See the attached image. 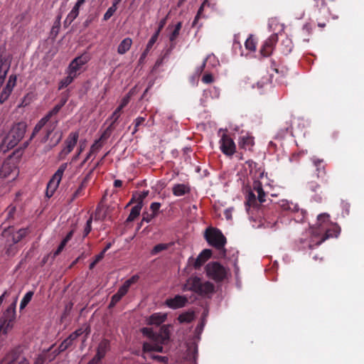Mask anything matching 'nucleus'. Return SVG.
<instances>
[{
  "mask_svg": "<svg viewBox=\"0 0 364 364\" xmlns=\"http://www.w3.org/2000/svg\"><path fill=\"white\" fill-rule=\"evenodd\" d=\"M265 196L261 182L255 181L246 196V210L249 214H255V216L259 219H263L269 223H272H272L275 224L276 221L271 218L274 213L273 208H266L262 204L266 201Z\"/></svg>",
  "mask_w": 364,
  "mask_h": 364,
  "instance_id": "obj_1",
  "label": "nucleus"
},
{
  "mask_svg": "<svg viewBox=\"0 0 364 364\" xmlns=\"http://www.w3.org/2000/svg\"><path fill=\"white\" fill-rule=\"evenodd\" d=\"M314 228V234L321 237L316 245H321L328 238L337 237L341 232V228L330 220V215L328 213H321L317 216Z\"/></svg>",
  "mask_w": 364,
  "mask_h": 364,
  "instance_id": "obj_2",
  "label": "nucleus"
},
{
  "mask_svg": "<svg viewBox=\"0 0 364 364\" xmlns=\"http://www.w3.org/2000/svg\"><path fill=\"white\" fill-rule=\"evenodd\" d=\"M27 124L25 122L14 123L0 144V153L6 154L14 148L23 138Z\"/></svg>",
  "mask_w": 364,
  "mask_h": 364,
  "instance_id": "obj_3",
  "label": "nucleus"
},
{
  "mask_svg": "<svg viewBox=\"0 0 364 364\" xmlns=\"http://www.w3.org/2000/svg\"><path fill=\"white\" fill-rule=\"evenodd\" d=\"M182 291H191L200 296H206L214 292L215 286L210 282H202L198 277H191L183 284Z\"/></svg>",
  "mask_w": 364,
  "mask_h": 364,
  "instance_id": "obj_4",
  "label": "nucleus"
},
{
  "mask_svg": "<svg viewBox=\"0 0 364 364\" xmlns=\"http://www.w3.org/2000/svg\"><path fill=\"white\" fill-rule=\"evenodd\" d=\"M16 300L4 312L0 321V336H6L14 327L16 320Z\"/></svg>",
  "mask_w": 364,
  "mask_h": 364,
  "instance_id": "obj_5",
  "label": "nucleus"
},
{
  "mask_svg": "<svg viewBox=\"0 0 364 364\" xmlns=\"http://www.w3.org/2000/svg\"><path fill=\"white\" fill-rule=\"evenodd\" d=\"M204 237L208 243L217 250H222L226 244V238L223 232L216 228L209 227L204 233Z\"/></svg>",
  "mask_w": 364,
  "mask_h": 364,
  "instance_id": "obj_6",
  "label": "nucleus"
},
{
  "mask_svg": "<svg viewBox=\"0 0 364 364\" xmlns=\"http://www.w3.org/2000/svg\"><path fill=\"white\" fill-rule=\"evenodd\" d=\"M257 48V47H236L235 53H240L246 58H262L269 56L272 53L273 47H259V50Z\"/></svg>",
  "mask_w": 364,
  "mask_h": 364,
  "instance_id": "obj_7",
  "label": "nucleus"
},
{
  "mask_svg": "<svg viewBox=\"0 0 364 364\" xmlns=\"http://www.w3.org/2000/svg\"><path fill=\"white\" fill-rule=\"evenodd\" d=\"M205 272L208 278L216 282L223 281L228 274L226 268L218 262H209L205 266Z\"/></svg>",
  "mask_w": 364,
  "mask_h": 364,
  "instance_id": "obj_8",
  "label": "nucleus"
},
{
  "mask_svg": "<svg viewBox=\"0 0 364 364\" xmlns=\"http://www.w3.org/2000/svg\"><path fill=\"white\" fill-rule=\"evenodd\" d=\"M245 90L250 91L257 89L259 95L264 94L270 87L269 78H263L261 81H255L251 77H246L241 82Z\"/></svg>",
  "mask_w": 364,
  "mask_h": 364,
  "instance_id": "obj_9",
  "label": "nucleus"
},
{
  "mask_svg": "<svg viewBox=\"0 0 364 364\" xmlns=\"http://www.w3.org/2000/svg\"><path fill=\"white\" fill-rule=\"evenodd\" d=\"M0 364H29V361L23 356L21 347L18 346L8 352Z\"/></svg>",
  "mask_w": 364,
  "mask_h": 364,
  "instance_id": "obj_10",
  "label": "nucleus"
},
{
  "mask_svg": "<svg viewBox=\"0 0 364 364\" xmlns=\"http://www.w3.org/2000/svg\"><path fill=\"white\" fill-rule=\"evenodd\" d=\"M220 151L228 156H232L236 152V145L233 139L224 133L219 141Z\"/></svg>",
  "mask_w": 364,
  "mask_h": 364,
  "instance_id": "obj_11",
  "label": "nucleus"
},
{
  "mask_svg": "<svg viewBox=\"0 0 364 364\" xmlns=\"http://www.w3.org/2000/svg\"><path fill=\"white\" fill-rule=\"evenodd\" d=\"M311 161L315 167V174L312 176V178H316L323 183H327L328 180L324 178L326 171L323 160L314 157L311 159Z\"/></svg>",
  "mask_w": 364,
  "mask_h": 364,
  "instance_id": "obj_12",
  "label": "nucleus"
},
{
  "mask_svg": "<svg viewBox=\"0 0 364 364\" xmlns=\"http://www.w3.org/2000/svg\"><path fill=\"white\" fill-rule=\"evenodd\" d=\"M188 299L186 296L177 294L173 298H168L165 301V304L170 309H177L186 306Z\"/></svg>",
  "mask_w": 364,
  "mask_h": 364,
  "instance_id": "obj_13",
  "label": "nucleus"
},
{
  "mask_svg": "<svg viewBox=\"0 0 364 364\" xmlns=\"http://www.w3.org/2000/svg\"><path fill=\"white\" fill-rule=\"evenodd\" d=\"M68 163H63L58 167V170L55 171V173L53 174V176L49 181L50 187H52L53 188H57L58 187L63 178V173L68 168Z\"/></svg>",
  "mask_w": 364,
  "mask_h": 364,
  "instance_id": "obj_14",
  "label": "nucleus"
},
{
  "mask_svg": "<svg viewBox=\"0 0 364 364\" xmlns=\"http://www.w3.org/2000/svg\"><path fill=\"white\" fill-rule=\"evenodd\" d=\"M306 188L311 191L314 195L313 197L316 202H321L322 193L321 185L314 179L309 181L306 183Z\"/></svg>",
  "mask_w": 364,
  "mask_h": 364,
  "instance_id": "obj_15",
  "label": "nucleus"
},
{
  "mask_svg": "<svg viewBox=\"0 0 364 364\" xmlns=\"http://www.w3.org/2000/svg\"><path fill=\"white\" fill-rule=\"evenodd\" d=\"M212 255V251L208 249L203 250L197 257L196 259L190 258L189 263H191V259L193 261V267L196 269H199Z\"/></svg>",
  "mask_w": 364,
  "mask_h": 364,
  "instance_id": "obj_16",
  "label": "nucleus"
},
{
  "mask_svg": "<svg viewBox=\"0 0 364 364\" xmlns=\"http://www.w3.org/2000/svg\"><path fill=\"white\" fill-rule=\"evenodd\" d=\"M254 144V137L250 136L248 133L241 135L239 138L238 146L240 149L250 150Z\"/></svg>",
  "mask_w": 364,
  "mask_h": 364,
  "instance_id": "obj_17",
  "label": "nucleus"
},
{
  "mask_svg": "<svg viewBox=\"0 0 364 364\" xmlns=\"http://www.w3.org/2000/svg\"><path fill=\"white\" fill-rule=\"evenodd\" d=\"M181 27V22H178L174 25H169L167 27V36L171 42H173L178 37Z\"/></svg>",
  "mask_w": 364,
  "mask_h": 364,
  "instance_id": "obj_18",
  "label": "nucleus"
},
{
  "mask_svg": "<svg viewBox=\"0 0 364 364\" xmlns=\"http://www.w3.org/2000/svg\"><path fill=\"white\" fill-rule=\"evenodd\" d=\"M190 192L191 187L188 184L176 183L172 187V193L176 197L185 196Z\"/></svg>",
  "mask_w": 364,
  "mask_h": 364,
  "instance_id": "obj_19",
  "label": "nucleus"
},
{
  "mask_svg": "<svg viewBox=\"0 0 364 364\" xmlns=\"http://www.w3.org/2000/svg\"><path fill=\"white\" fill-rule=\"evenodd\" d=\"M287 211H289L295 215V220L301 222L304 220L306 211L300 209L298 204L290 202L289 208H288Z\"/></svg>",
  "mask_w": 364,
  "mask_h": 364,
  "instance_id": "obj_20",
  "label": "nucleus"
},
{
  "mask_svg": "<svg viewBox=\"0 0 364 364\" xmlns=\"http://www.w3.org/2000/svg\"><path fill=\"white\" fill-rule=\"evenodd\" d=\"M85 0H77L72 10L68 14L65 22L71 23L79 15L80 8L85 3Z\"/></svg>",
  "mask_w": 364,
  "mask_h": 364,
  "instance_id": "obj_21",
  "label": "nucleus"
},
{
  "mask_svg": "<svg viewBox=\"0 0 364 364\" xmlns=\"http://www.w3.org/2000/svg\"><path fill=\"white\" fill-rule=\"evenodd\" d=\"M170 326L169 325L161 326L159 333H157V341H160L161 343H166L169 341Z\"/></svg>",
  "mask_w": 364,
  "mask_h": 364,
  "instance_id": "obj_22",
  "label": "nucleus"
},
{
  "mask_svg": "<svg viewBox=\"0 0 364 364\" xmlns=\"http://www.w3.org/2000/svg\"><path fill=\"white\" fill-rule=\"evenodd\" d=\"M139 279V276L138 274L133 275L131 278L126 280L122 287L118 289V292L120 293L121 295H126L129 291L131 285L136 283Z\"/></svg>",
  "mask_w": 364,
  "mask_h": 364,
  "instance_id": "obj_23",
  "label": "nucleus"
},
{
  "mask_svg": "<svg viewBox=\"0 0 364 364\" xmlns=\"http://www.w3.org/2000/svg\"><path fill=\"white\" fill-rule=\"evenodd\" d=\"M161 343L160 341H153V343H144L143 344V351L144 353H149V352H163V346Z\"/></svg>",
  "mask_w": 364,
  "mask_h": 364,
  "instance_id": "obj_24",
  "label": "nucleus"
},
{
  "mask_svg": "<svg viewBox=\"0 0 364 364\" xmlns=\"http://www.w3.org/2000/svg\"><path fill=\"white\" fill-rule=\"evenodd\" d=\"M269 28L274 35L282 34L284 31V25L281 23L277 18H271L269 21Z\"/></svg>",
  "mask_w": 364,
  "mask_h": 364,
  "instance_id": "obj_25",
  "label": "nucleus"
},
{
  "mask_svg": "<svg viewBox=\"0 0 364 364\" xmlns=\"http://www.w3.org/2000/svg\"><path fill=\"white\" fill-rule=\"evenodd\" d=\"M53 118L51 115L47 113L42 119H41L36 124L33 133L31 136L30 140L33 139L36 136L37 133L40 132V130Z\"/></svg>",
  "mask_w": 364,
  "mask_h": 364,
  "instance_id": "obj_26",
  "label": "nucleus"
},
{
  "mask_svg": "<svg viewBox=\"0 0 364 364\" xmlns=\"http://www.w3.org/2000/svg\"><path fill=\"white\" fill-rule=\"evenodd\" d=\"M30 232L28 228H21L16 232L13 233L11 235V241L14 244H17L21 240H22L25 237H26Z\"/></svg>",
  "mask_w": 364,
  "mask_h": 364,
  "instance_id": "obj_27",
  "label": "nucleus"
},
{
  "mask_svg": "<svg viewBox=\"0 0 364 364\" xmlns=\"http://www.w3.org/2000/svg\"><path fill=\"white\" fill-rule=\"evenodd\" d=\"M166 318L167 316L164 314L156 313L149 317V323L150 325L159 326L166 321Z\"/></svg>",
  "mask_w": 364,
  "mask_h": 364,
  "instance_id": "obj_28",
  "label": "nucleus"
},
{
  "mask_svg": "<svg viewBox=\"0 0 364 364\" xmlns=\"http://www.w3.org/2000/svg\"><path fill=\"white\" fill-rule=\"evenodd\" d=\"M115 128L112 125H109L108 127L103 132L100 137L96 139L95 142H98V144L101 145L102 148L104 143L110 137L112 132Z\"/></svg>",
  "mask_w": 364,
  "mask_h": 364,
  "instance_id": "obj_29",
  "label": "nucleus"
},
{
  "mask_svg": "<svg viewBox=\"0 0 364 364\" xmlns=\"http://www.w3.org/2000/svg\"><path fill=\"white\" fill-rule=\"evenodd\" d=\"M109 341L107 339H103L98 345L97 354L101 356V358H104L107 352L109 350Z\"/></svg>",
  "mask_w": 364,
  "mask_h": 364,
  "instance_id": "obj_30",
  "label": "nucleus"
},
{
  "mask_svg": "<svg viewBox=\"0 0 364 364\" xmlns=\"http://www.w3.org/2000/svg\"><path fill=\"white\" fill-rule=\"evenodd\" d=\"M79 139V132H70L66 139L64 141V145L75 147Z\"/></svg>",
  "mask_w": 364,
  "mask_h": 364,
  "instance_id": "obj_31",
  "label": "nucleus"
},
{
  "mask_svg": "<svg viewBox=\"0 0 364 364\" xmlns=\"http://www.w3.org/2000/svg\"><path fill=\"white\" fill-rule=\"evenodd\" d=\"M142 205H136L131 209L130 213L126 220V223H129L134 221L139 215L141 210Z\"/></svg>",
  "mask_w": 364,
  "mask_h": 364,
  "instance_id": "obj_32",
  "label": "nucleus"
},
{
  "mask_svg": "<svg viewBox=\"0 0 364 364\" xmlns=\"http://www.w3.org/2000/svg\"><path fill=\"white\" fill-rule=\"evenodd\" d=\"M81 71L82 67H80L77 63H75L73 60L68 68L67 73H70V75L77 77Z\"/></svg>",
  "mask_w": 364,
  "mask_h": 364,
  "instance_id": "obj_33",
  "label": "nucleus"
},
{
  "mask_svg": "<svg viewBox=\"0 0 364 364\" xmlns=\"http://www.w3.org/2000/svg\"><path fill=\"white\" fill-rule=\"evenodd\" d=\"M67 101H68V97H62L60 99V102L57 105H55L54 106V107L50 111H49L48 113L50 115H51L53 117L55 116L57 117V114L60 111L62 107L65 105Z\"/></svg>",
  "mask_w": 364,
  "mask_h": 364,
  "instance_id": "obj_34",
  "label": "nucleus"
},
{
  "mask_svg": "<svg viewBox=\"0 0 364 364\" xmlns=\"http://www.w3.org/2000/svg\"><path fill=\"white\" fill-rule=\"evenodd\" d=\"M101 149V145L98 144V142H94L90 147L89 153L87 154L85 159L82 161L80 166H82L93 154H97Z\"/></svg>",
  "mask_w": 364,
  "mask_h": 364,
  "instance_id": "obj_35",
  "label": "nucleus"
},
{
  "mask_svg": "<svg viewBox=\"0 0 364 364\" xmlns=\"http://www.w3.org/2000/svg\"><path fill=\"white\" fill-rule=\"evenodd\" d=\"M194 319V313L193 311H186L181 314L178 317V321L181 323H191Z\"/></svg>",
  "mask_w": 364,
  "mask_h": 364,
  "instance_id": "obj_36",
  "label": "nucleus"
},
{
  "mask_svg": "<svg viewBox=\"0 0 364 364\" xmlns=\"http://www.w3.org/2000/svg\"><path fill=\"white\" fill-rule=\"evenodd\" d=\"M49 125L47 129L46 135L45 138L48 139L51 134V133L54 131V129L56 128V127L58 124L59 119L57 117H53L49 122Z\"/></svg>",
  "mask_w": 364,
  "mask_h": 364,
  "instance_id": "obj_37",
  "label": "nucleus"
},
{
  "mask_svg": "<svg viewBox=\"0 0 364 364\" xmlns=\"http://www.w3.org/2000/svg\"><path fill=\"white\" fill-rule=\"evenodd\" d=\"M6 213V221L11 223V220L15 218L16 213V207L12 204L9 205L5 210Z\"/></svg>",
  "mask_w": 364,
  "mask_h": 364,
  "instance_id": "obj_38",
  "label": "nucleus"
},
{
  "mask_svg": "<svg viewBox=\"0 0 364 364\" xmlns=\"http://www.w3.org/2000/svg\"><path fill=\"white\" fill-rule=\"evenodd\" d=\"M171 245V243H159L153 247L151 251V255H156L158 253L167 250Z\"/></svg>",
  "mask_w": 364,
  "mask_h": 364,
  "instance_id": "obj_39",
  "label": "nucleus"
},
{
  "mask_svg": "<svg viewBox=\"0 0 364 364\" xmlns=\"http://www.w3.org/2000/svg\"><path fill=\"white\" fill-rule=\"evenodd\" d=\"M75 77L70 73H68V76L62 79L58 85V90H63L65 87H68L70 84L73 82Z\"/></svg>",
  "mask_w": 364,
  "mask_h": 364,
  "instance_id": "obj_40",
  "label": "nucleus"
},
{
  "mask_svg": "<svg viewBox=\"0 0 364 364\" xmlns=\"http://www.w3.org/2000/svg\"><path fill=\"white\" fill-rule=\"evenodd\" d=\"M33 294L34 292L33 291H29L24 295L22 300L21 301L20 310H23L26 307L28 303L31 301Z\"/></svg>",
  "mask_w": 364,
  "mask_h": 364,
  "instance_id": "obj_41",
  "label": "nucleus"
},
{
  "mask_svg": "<svg viewBox=\"0 0 364 364\" xmlns=\"http://www.w3.org/2000/svg\"><path fill=\"white\" fill-rule=\"evenodd\" d=\"M142 333L151 339L153 341H157V333L154 332L150 328H143L141 329Z\"/></svg>",
  "mask_w": 364,
  "mask_h": 364,
  "instance_id": "obj_42",
  "label": "nucleus"
},
{
  "mask_svg": "<svg viewBox=\"0 0 364 364\" xmlns=\"http://www.w3.org/2000/svg\"><path fill=\"white\" fill-rule=\"evenodd\" d=\"M73 60L75 63H77L80 67L82 68V66L90 60V57L87 54L84 53L80 56L76 57L73 59Z\"/></svg>",
  "mask_w": 364,
  "mask_h": 364,
  "instance_id": "obj_43",
  "label": "nucleus"
},
{
  "mask_svg": "<svg viewBox=\"0 0 364 364\" xmlns=\"http://www.w3.org/2000/svg\"><path fill=\"white\" fill-rule=\"evenodd\" d=\"M14 242L11 243V245H8L6 248L5 253L8 257H14L16 255L18 250L17 247L15 245Z\"/></svg>",
  "mask_w": 364,
  "mask_h": 364,
  "instance_id": "obj_44",
  "label": "nucleus"
},
{
  "mask_svg": "<svg viewBox=\"0 0 364 364\" xmlns=\"http://www.w3.org/2000/svg\"><path fill=\"white\" fill-rule=\"evenodd\" d=\"M75 147L64 145L62 150L58 154V159L60 160L64 159L74 149Z\"/></svg>",
  "mask_w": 364,
  "mask_h": 364,
  "instance_id": "obj_45",
  "label": "nucleus"
},
{
  "mask_svg": "<svg viewBox=\"0 0 364 364\" xmlns=\"http://www.w3.org/2000/svg\"><path fill=\"white\" fill-rule=\"evenodd\" d=\"M149 193V191H144L140 193H138V192L134 193V194L136 195V204L141 205L143 206V201L148 196Z\"/></svg>",
  "mask_w": 364,
  "mask_h": 364,
  "instance_id": "obj_46",
  "label": "nucleus"
},
{
  "mask_svg": "<svg viewBox=\"0 0 364 364\" xmlns=\"http://www.w3.org/2000/svg\"><path fill=\"white\" fill-rule=\"evenodd\" d=\"M53 347V346H52L51 347H50L47 350L46 352H45L43 354H41V355H38V356L36 358L35 360V362H34V364H43V363L47 360L48 359V356H47V353L52 349V348Z\"/></svg>",
  "mask_w": 364,
  "mask_h": 364,
  "instance_id": "obj_47",
  "label": "nucleus"
},
{
  "mask_svg": "<svg viewBox=\"0 0 364 364\" xmlns=\"http://www.w3.org/2000/svg\"><path fill=\"white\" fill-rule=\"evenodd\" d=\"M144 122H145V117H138L134 120V129H133V131L132 132V135H134L137 132V131L139 129V127L141 125L144 124Z\"/></svg>",
  "mask_w": 364,
  "mask_h": 364,
  "instance_id": "obj_48",
  "label": "nucleus"
},
{
  "mask_svg": "<svg viewBox=\"0 0 364 364\" xmlns=\"http://www.w3.org/2000/svg\"><path fill=\"white\" fill-rule=\"evenodd\" d=\"M16 76L11 75L9 77V80L7 81L6 85L4 87H6V90H9L10 91L12 92L14 87L16 86Z\"/></svg>",
  "mask_w": 364,
  "mask_h": 364,
  "instance_id": "obj_49",
  "label": "nucleus"
},
{
  "mask_svg": "<svg viewBox=\"0 0 364 364\" xmlns=\"http://www.w3.org/2000/svg\"><path fill=\"white\" fill-rule=\"evenodd\" d=\"M11 173V166L9 163H4L0 170V175L3 177H7Z\"/></svg>",
  "mask_w": 364,
  "mask_h": 364,
  "instance_id": "obj_50",
  "label": "nucleus"
},
{
  "mask_svg": "<svg viewBox=\"0 0 364 364\" xmlns=\"http://www.w3.org/2000/svg\"><path fill=\"white\" fill-rule=\"evenodd\" d=\"M273 71H274L277 75H279V76L276 77V80H278L282 82V81L279 80V77H284L287 76L288 73V70L284 67H282L280 70L277 68H272Z\"/></svg>",
  "mask_w": 364,
  "mask_h": 364,
  "instance_id": "obj_51",
  "label": "nucleus"
},
{
  "mask_svg": "<svg viewBox=\"0 0 364 364\" xmlns=\"http://www.w3.org/2000/svg\"><path fill=\"white\" fill-rule=\"evenodd\" d=\"M11 91L9 90H6V87H4L2 91L0 93V103L3 104L6 102L11 94Z\"/></svg>",
  "mask_w": 364,
  "mask_h": 364,
  "instance_id": "obj_52",
  "label": "nucleus"
},
{
  "mask_svg": "<svg viewBox=\"0 0 364 364\" xmlns=\"http://www.w3.org/2000/svg\"><path fill=\"white\" fill-rule=\"evenodd\" d=\"M83 333V330L82 328L77 329L75 331L72 333L67 338L73 343V341L76 340Z\"/></svg>",
  "mask_w": 364,
  "mask_h": 364,
  "instance_id": "obj_53",
  "label": "nucleus"
},
{
  "mask_svg": "<svg viewBox=\"0 0 364 364\" xmlns=\"http://www.w3.org/2000/svg\"><path fill=\"white\" fill-rule=\"evenodd\" d=\"M117 7H115V6H111L105 12L104 14V20L107 21L109 19L112 15L114 14V12L117 11Z\"/></svg>",
  "mask_w": 364,
  "mask_h": 364,
  "instance_id": "obj_54",
  "label": "nucleus"
},
{
  "mask_svg": "<svg viewBox=\"0 0 364 364\" xmlns=\"http://www.w3.org/2000/svg\"><path fill=\"white\" fill-rule=\"evenodd\" d=\"M92 217L91 216L87 220V223H86V225H85V229H84L83 237H85L86 236H87L88 234L91 232V230H92Z\"/></svg>",
  "mask_w": 364,
  "mask_h": 364,
  "instance_id": "obj_55",
  "label": "nucleus"
},
{
  "mask_svg": "<svg viewBox=\"0 0 364 364\" xmlns=\"http://www.w3.org/2000/svg\"><path fill=\"white\" fill-rule=\"evenodd\" d=\"M291 129V123L287 122L286 125L281 128L279 135L281 137H284L285 136V134L290 131Z\"/></svg>",
  "mask_w": 364,
  "mask_h": 364,
  "instance_id": "obj_56",
  "label": "nucleus"
},
{
  "mask_svg": "<svg viewBox=\"0 0 364 364\" xmlns=\"http://www.w3.org/2000/svg\"><path fill=\"white\" fill-rule=\"evenodd\" d=\"M161 208V203L158 202H154L150 205V210L151 213L156 216L159 213V210Z\"/></svg>",
  "mask_w": 364,
  "mask_h": 364,
  "instance_id": "obj_57",
  "label": "nucleus"
},
{
  "mask_svg": "<svg viewBox=\"0 0 364 364\" xmlns=\"http://www.w3.org/2000/svg\"><path fill=\"white\" fill-rule=\"evenodd\" d=\"M156 216L152 214V213H149L147 212H144L143 213V215H142V219H141V223H144V222H146V223H149L151 221L152 219H154Z\"/></svg>",
  "mask_w": 364,
  "mask_h": 364,
  "instance_id": "obj_58",
  "label": "nucleus"
},
{
  "mask_svg": "<svg viewBox=\"0 0 364 364\" xmlns=\"http://www.w3.org/2000/svg\"><path fill=\"white\" fill-rule=\"evenodd\" d=\"M257 43L255 36L250 34L249 37L245 40V46H255Z\"/></svg>",
  "mask_w": 364,
  "mask_h": 364,
  "instance_id": "obj_59",
  "label": "nucleus"
},
{
  "mask_svg": "<svg viewBox=\"0 0 364 364\" xmlns=\"http://www.w3.org/2000/svg\"><path fill=\"white\" fill-rule=\"evenodd\" d=\"M85 144L84 143H80V145L77 148V153L73 156V159H72V161H75L76 160H77V159L79 158L80 155L81 154V153L84 151L85 149Z\"/></svg>",
  "mask_w": 364,
  "mask_h": 364,
  "instance_id": "obj_60",
  "label": "nucleus"
},
{
  "mask_svg": "<svg viewBox=\"0 0 364 364\" xmlns=\"http://www.w3.org/2000/svg\"><path fill=\"white\" fill-rule=\"evenodd\" d=\"M72 346V343L68 339L65 338L59 346L60 347V351H65L66 349H68L69 347Z\"/></svg>",
  "mask_w": 364,
  "mask_h": 364,
  "instance_id": "obj_61",
  "label": "nucleus"
},
{
  "mask_svg": "<svg viewBox=\"0 0 364 364\" xmlns=\"http://www.w3.org/2000/svg\"><path fill=\"white\" fill-rule=\"evenodd\" d=\"M214 81V77L210 73H205L202 77V82L205 84L212 83Z\"/></svg>",
  "mask_w": 364,
  "mask_h": 364,
  "instance_id": "obj_62",
  "label": "nucleus"
},
{
  "mask_svg": "<svg viewBox=\"0 0 364 364\" xmlns=\"http://www.w3.org/2000/svg\"><path fill=\"white\" fill-rule=\"evenodd\" d=\"M131 98V92H129L125 97L122 98L120 102L121 107H125L129 102Z\"/></svg>",
  "mask_w": 364,
  "mask_h": 364,
  "instance_id": "obj_63",
  "label": "nucleus"
},
{
  "mask_svg": "<svg viewBox=\"0 0 364 364\" xmlns=\"http://www.w3.org/2000/svg\"><path fill=\"white\" fill-rule=\"evenodd\" d=\"M90 176L91 174H90V173H88L85 177L83 178V180L82 181L80 185L79 186V188L80 189H82V191H84L85 188L86 187L88 181H90Z\"/></svg>",
  "mask_w": 364,
  "mask_h": 364,
  "instance_id": "obj_64",
  "label": "nucleus"
}]
</instances>
